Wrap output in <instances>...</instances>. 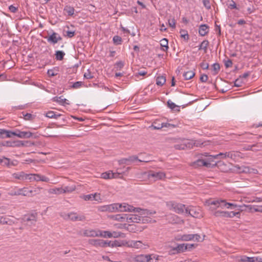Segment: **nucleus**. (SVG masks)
<instances>
[{
    "mask_svg": "<svg viewBox=\"0 0 262 262\" xmlns=\"http://www.w3.org/2000/svg\"><path fill=\"white\" fill-rule=\"evenodd\" d=\"M84 77L86 79H90L94 78L93 74L91 72L90 70H87L86 72L84 74Z\"/></svg>",
    "mask_w": 262,
    "mask_h": 262,
    "instance_id": "53",
    "label": "nucleus"
},
{
    "mask_svg": "<svg viewBox=\"0 0 262 262\" xmlns=\"http://www.w3.org/2000/svg\"><path fill=\"white\" fill-rule=\"evenodd\" d=\"M209 26L206 24H203L200 26L199 29V33L201 36H204L209 32Z\"/></svg>",
    "mask_w": 262,
    "mask_h": 262,
    "instance_id": "21",
    "label": "nucleus"
},
{
    "mask_svg": "<svg viewBox=\"0 0 262 262\" xmlns=\"http://www.w3.org/2000/svg\"><path fill=\"white\" fill-rule=\"evenodd\" d=\"M1 164L3 166H9L10 164V159L4 157H2V160H1Z\"/></svg>",
    "mask_w": 262,
    "mask_h": 262,
    "instance_id": "50",
    "label": "nucleus"
},
{
    "mask_svg": "<svg viewBox=\"0 0 262 262\" xmlns=\"http://www.w3.org/2000/svg\"><path fill=\"white\" fill-rule=\"evenodd\" d=\"M97 196L96 193L93 194H87V195H84L82 198L84 199L85 201H94V200H97L96 199V197Z\"/></svg>",
    "mask_w": 262,
    "mask_h": 262,
    "instance_id": "37",
    "label": "nucleus"
},
{
    "mask_svg": "<svg viewBox=\"0 0 262 262\" xmlns=\"http://www.w3.org/2000/svg\"><path fill=\"white\" fill-rule=\"evenodd\" d=\"M147 214H143L142 212H139V213L141 215V223H148L149 222H151V219L148 217V215L155 214L156 212H151L149 210H147Z\"/></svg>",
    "mask_w": 262,
    "mask_h": 262,
    "instance_id": "18",
    "label": "nucleus"
},
{
    "mask_svg": "<svg viewBox=\"0 0 262 262\" xmlns=\"http://www.w3.org/2000/svg\"><path fill=\"white\" fill-rule=\"evenodd\" d=\"M152 254H140L134 257V261L136 262H157L159 260L158 256L154 258Z\"/></svg>",
    "mask_w": 262,
    "mask_h": 262,
    "instance_id": "7",
    "label": "nucleus"
},
{
    "mask_svg": "<svg viewBox=\"0 0 262 262\" xmlns=\"http://www.w3.org/2000/svg\"><path fill=\"white\" fill-rule=\"evenodd\" d=\"M212 67L213 71V74L214 75L217 74L220 70V64L218 63H215L212 64Z\"/></svg>",
    "mask_w": 262,
    "mask_h": 262,
    "instance_id": "42",
    "label": "nucleus"
},
{
    "mask_svg": "<svg viewBox=\"0 0 262 262\" xmlns=\"http://www.w3.org/2000/svg\"><path fill=\"white\" fill-rule=\"evenodd\" d=\"M257 144H253V145H248L245 148V149L246 150L256 151V150H258V149H254L253 148L254 147H257Z\"/></svg>",
    "mask_w": 262,
    "mask_h": 262,
    "instance_id": "60",
    "label": "nucleus"
},
{
    "mask_svg": "<svg viewBox=\"0 0 262 262\" xmlns=\"http://www.w3.org/2000/svg\"><path fill=\"white\" fill-rule=\"evenodd\" d=\"M123 244L122 242L118 241H115L112 242V244L111 245V247H121Z\"/></svg>",
    "mask_w": 262,
    "mask_h": 262,
    "instance_id": "57",
    "label": "nucleus"
},
{
    "mask_svg": "<svg viewBox=\"0 0 262 262\" xmlns=\"http://www.w3.org/2000/svg\"><path fill=\"white\" fill-rule=\"evenodd\" d=\"M195 75V73L193 71H188L183 74V76L185 80H189L193 78Z\"/></svg>",
    "mask_w": 262,
    "mask_h": 262,
    "instance_id": "34",
    "label": "nucleus"
},
{
    "mask_svg": "<svg viewBox=\"0 0 262 262\" xmlns=\"http://www.w3.org/2000/svg\"><path fill=\"white\" fill-rule=\"evenodd\" d=\"M186 215H189L195 218L202 217L201 209L193 206L187 207V209H186Z\"/></svg>",
    "mask_w": 262,
    "mask_h": 262,
    "instance_id": "8",
    "label": "nucleus"
},
{
    "mask_svg": "<svg viewBox=\"0 0 262 262\" xmlns=\"http://www.w3.org/2000/svg\"><path fill=\"white\" fill-rule=\"evenodd\" d=\"M1 134L2 138L6 137V138H11L12 136H14L15 133L14 132L7 130L5 129H1Z\"/></svg>",
    "mask_w": 262,
    "mask_h": 262,
    "instance_id": "27",
    "label": "nucleus"
},
{
    "mask_svg": "<svg viewBox=\"0 0 262 262\" xmlns=\"http://www.w3.org/2000/svg\"><path fill=\"white\" fill-rule=\"evenodd\" d=\"M208 200H206L205 203V205L208 207V210L210 213L217 217H226V211L217 210L218 208H221V206H217L215 205H210L208 203Z\"/></svg>",
    "mask_w": 262,
    "mask_h": 262,
    "instance_id": "6",
    "label": "nucleus"
},
{
    "mask_svg": "<svg viewBox=\"0 0 262 262\" xmlns=\"http://www.w3.org/2000/svg\"><path fill=\"white\" fill-rule=\"evenodd\" d=\"M65 55V53L62 51H56L55 54V58L57 60H62Z\"/></svg>",
    "mask_w": 262,
    "mask_h": 262,
    "instance_id": "33",
    "label": "nucleus"
},
{
    "mask_svg": "<svg viewBox=\"0 0 262 262\" xmlns=\"http://www.w3.org/2000/svg\"><path fill=\"white\" fill-rule=\"evenodd\" d=\"M75 190V186H66L64 188L62 187V193H67V192H71Z\"/></svg>",
    "mask_w": 262,
    "mask_h": 262,
    "instance_id": "48",
    "label": "nucleus"
},
{
    "mask_svg": "<svg viewBox=\"0 0 262 262\" xmlns=\"http://www.w3.org/2000/svg\"><path fill=\"white\" fill-rule=\"evenodd\" d=\"M240 152L235 151H230L225 152H220L217 155L213 156H211L210 159H225L230 158L232 160H235L237 158L239 157Z\"/></svg>",
    "mask_w": 262,
    "mask_h": 262,
    "instance_id": "5",
    "label": "nucleus"
},
{
    "mask_svg": "<svg viewBox=\"0 0 262 262\" xmlns=\"http://www.w3.org/2000/svg\"><path fill=\"white\" fill-rule=\"evenodd\" d=\"M203 161L204 159H199L196 161L194 162L193 165L194 167H196L198 166H202L203 165Z\"/></svg>",
    "mask_w": 262,
    "mask_h": 262,
    "instance_id": "55",
    "label": "nucleus"
},
{
    "mask_svg": "<svg viewBox=\"0 0 262 262\" xmlns=\"http://www.w3.org/2000/svg\"><path fill=\"white\" fill-rule=\"evenodd\" d=\"M122 234V233H121V232L116 231H113V232H111L112 237L114 238H117L120 237L121 236Z\"/></svg>",
    "mask_w": 262,
    "mask_h": 262,
    "instance_id": "63",
    "label": "nucleus"
},
{
    "mask_svg": "<svg viewBox=\"0 0 262 262\" xmlns=\"http://www.w3.org/2000/svg\"><path fill=\"white\" fill-rule=\"evenodd\" d=\"M125 245L128 247L136 249L143 248V246H145V244L140 241H130L126 242Z\"/></svg>",
    "mask_w": 262,
    "mask_h": 262,
    "instance_id": "14",
    "label": "nucleus"
},
{
    "mask_svg": "<svg viewBox=\"0 0 262 262\" xmlns=\"http://www.w3.org/2000/svg\"><path fill=\"white\" fill-rule=\"evenodd\" d=\"M168 40L166 38H163L160 41V45L162 47L163 51H167L168 49Z\"/></svg>",
    "mask_w": 262,
    "mask_h": 262,
    "instance_id": "36",
    "label": "nucleus"
},
{
    "mask_svg": "<svg viewBox=\"0 0 262 262\" xmlns=\"http://www.w3.org/2000/svg\"><path fill=\"white\" fill-rule=\"evenodd\" d=\"M75 32L74 31L67 30L66 31V36L69 38H72L75 35Z\"/></svg>",
    "mask_w": 262,
    "mask_h": 262,
    "instance_id": "61",
    "label": "nucleus"
},
{
    "mask_svg": "<svg viewBox=\"0 0 262 262\" xmlns=\"http://www.w3.org/2000/svg\"><path fill=\"white\" fill-rule=\"evenodd\" d=\"M181 37L185 40L187 41L189 39V35L187 31L185 30H181L180 31Z\"/></svg>",
    "mask_w": 262,
    "mask_h": 262,
    "instance_id": "45",
    "label": "nucleus"
},
{
    "mask_svg": "<svg viewBox=\"0 0 262 262\" xmlns=\"http://www.w3.org/2000/svg\"><path fill=\"white\" fill-rule=\"evenodd\" d=\"M169 25L172 28H176V20L174 18L169 19L168 20Z\"/></svg>",
    "mask_w": 262,
    "mask_h": 262,
    "instance_id": "64",
    "label": "nucleus"
},
{
    "mask_svg": "<svg viewBox=\"0 0 262 262\" xmlns=\"http://www.w3.org/2000/svg\"><path fill=\"white\" fill-rule=\"evenodd\" d=\"M101 211L115 212L114 203L108 205H105L100 208Z\"/></svg>",
    "mask_w": 262,
    "mask_h": 262,
    "instance_id": "25",
    "label": "nucleus"
},
{
    "mask_svg": "<svg viewBox=\"0 0 262 262\" xmlns=\"http://www.w3.org/2000/svg\"><path fill=\"white\" fill-rule=\"evenodd\" d=\"M166 82V78L163 76H159L156 79V84L159 86H162Z\"/></svg>",
    "mask_w": 262,
    "mask_h": 262,
    "instance_id": "31",
    "label": "nucleus"
},
{
    "mask_svg": "<svg viewBox=\"0 0 262 262\" xmlns=\"http://www.w3.org/2000/svg\"><path fill=\"white\" fill-rule=\"evenodd\" d=\"M37 214L36 213H31L24 215L22 219V222L26 223L27 226L35 225L37 221Z\"/></svg>",
    "mask_w": 262,
    "mask_h": 262,
    "instance_id": "10",
    "label": "nucleus"
},
{
    "mask_svg": "<svg viewBox=\"0 0 262 262\" xmlns=\"http://www.w3.org/2000/svg\"><path fill=\"white\" fill-rule=\"evenodd\" d=\"M114 219L116 221H118L120 222H124L127 221V219H128V216L126 214H117L114 216Z\"/></svg>",
    "mask_w": 262,
    "mask_h": 262,
    "instance_id": "32",
    "label": "nucleus"
},
{
    "mask_svg": "<svg viewBox=\"0 0 262 262\" xmlns=\"http://www.w3.org/2000/svg\"><path fill=\"white\" fill-rule=\"evenodd\" d=\"M151 127L155 129H160L163 127L162 123L161 124L158 123V121H156L152 124Z\"/></svg>",
    "mask_w": 262,
    "mask_h": 262,
    "instance_id": "51",
    "label": "nucleus"
},
{
    "mask_svg": "<svg viewBox=\"0 0 262 262\" xmlns=\"http://www.w3.org/2000/svg\"><path fill=\"white\" fill-rule=\"evenodd\" d=\"M193 235L192 234H184L181 236L180 239L184 241H192L193 240Z\"/></svg>",
    "mask_w": 262,
    "mask_h": 262,
    "instance_id": "41",
    "label": "nucleus"
},
{
    "mask_svg": "<svg viewBox=\"0 0 262 262\" xmlns=\"http://www.w3.org/2000/svg\"><path fill=\"white\" fill-rule=\"evenodd\" d=\"M62 191V187L60 188H53L49 189L48 192L51 194H61Z\"/></svg>",
    "mask_w": 262,
    "mask_h": 262,
    "instance_id": "35",
    "label": "nucleus"
},
{
    "mask_svg": "<svg viewBox=\"0 0 262 262\" xmlns=\"http://www.w3.org/2000/svg\"><path fill=\"white\" fill-rule=\"evenodd\" d=\"M247 262H262V258L258 257H248Z\"/></svg>",
    "mask_w": 262,
    "mask_h": 262,
    "instance_id": "44",
    "label": "nucleus"
},
{
    "mask_svg": "<svg viewBox=\"0 0 262 262\" xmlns=\"http://www.w3.org/2000/svg\"><path fill=\"white\" fill-rule=\"evenodd\" d=\"M225 66L226 68L231 67L232 66V61L231 59H228L224 61Z\"/></svg>",
    "mask_w": 262,
    "mask_h": 262,
    "instance_id": "62",
    "label": "nucleus"
},
{
    "mask_svg": "<svg viewBox=\"0 0 262 262\" xmlns=\"http://www.w3.org/2000/svg\"><path fill=\"white\" fill-rule=\"evenodd\" d=\"M211 156H209L207 160H204L203 166L206 167H211L212 166V164L211 163L210 161H212L213 159H210Z\"/></svg>",
    "mask_w": 262,
    "mask_h": 262,
    "instance_id": "47",
    "label": "nucleus"
},
{
    "mask_svg": "<svg viewBox=\"0 0 262 262\" xmlns=\"http://www.w3.org/2000/svg\"><path fill=\"white\" fill-rule=\"evenodd\" d=\"M99 230L85 229L83 231V235L86 237H98Z\"/></svg>",
    "mask_w": 262,
    "mask_h": 262,
    "instance_id": "16",
    "label": "nucleus"
},
{
    "mask_svg": "<svg viewBox=\"0 0 262 262\" xmlns=\"http://www.w3.org/2000/svg\"><path fill=\"white\" fill-rule=\"evenodd\" d=\"M14 223V222L10 220V219L2 216L0 217V224H3V225H12Z\"/></svg>",
    "mask_w": 262,
    "mask_h": 262,
    "instance_id": "29",
    "label": "nucleus"
},
{
    "mask_svg": "<svg viewBox=\"0 0 262 262\" xmlns=\"http://www.w3.org/2000/svg\"><path fill=\"white\" fill-rule=\"evenodd\" d=\"M208 203L210 205H215L218 207L221 206V209L225 208L227 209H234L236 208H241V206H238L236 204L228 203L225 200L216 199V200H208Z\"/></svg>",
    "mask_w": 262,
    "mask_h": 262,
    "instance_id": "2",
    "label": "nucleus"
},
{
    "mask_svg": "<svg viewBox=\"0 0 262 262\" xmlns=\"http://www.w3.org/2000/svg\"><path fill=\"white\" fill-rule=\"evenodd\" d=\"M166 205L169 210H172L178 214L186 215L187 207L185 205L174 201H169L167 202Z\"/></svg>",
    "mask_w": 262,
    "mask_h": 262,
    "instance_id": "3",
    "label": "nucleus"
},
{
    "mask_svg": "<svg viewBox=\"0 0 262 262\" xmlns=\"http://www.w3.org/2000/svg\"><path fill=\"white\" fill-rule=\"evenodd\" d=\"M33 190L30 189L28 188L24 187L21 189L18 190L17 192H15V194L23 195L24 196H32L34 194L33 193Z\"/></svg>",
    "mask_w": 262,
    "mask_h": 262,
    "instance_id": "17",
    "label": "nucleus"
},
{
    "mask_svg": "<svg viewBox=\"0 0 262 262\" xmlns=\"http://www.w3.org/2000/svg\"><path fill=\"white\" fill-rule=\"evenodd\" d=\"M148 177L154 178L155 181H157L159 180H162L165 177V174L163 172L159 171V172H154V171H150L148 174Z\"/></svg>",
    "mask_w": 262,
    "mask_h": 262,
    "instance_id": "15",
    "label": "nucleus"
},
{
    "mask_svg": "<svg viewBox=\"0 0 262 262\" xmlns=\"http://www.w3.org/2000/svg\"><path fill=\"white\" fill-rule=\"evenodd\" d=\"M89 243L96 247H103V246H104L103 240L100 239H89Z\"/></svg>",
    "mask_w": 262,
    "mask_h": 262,
    "instance_id": "20",
    "label": "nucleus"
},
{
    "mask_svg": "<svg viewBox=\"0 0 262 262\" xmlns=\"http://www.w3.org/2000/svg\"><path fill=\"white\" fill-rule=\"evenodd\" d=\"M193 146L192 142L188 139L181 140L179 143L174 145V148L178 150H184L187 148H191Z\"/></svg>",
    "mask_w": 262,
    "mask_h": 262,
    "instance_id": "9",
    "label": "nucleus"
},
{
    "mask_svg": "<svg viewBox=\"0 0 262 262\" xmlns=\"http://www.w3.org/2000/svg\"><path fill=\"white\" fill-rule=\"evenodd\" d=\"M124 62H122V61H119L118 62H117L116 64H115V66H116V68L117 69V70H121L123 67H124Z\"/></svg>",
    "mask_w": 262,
    "mask_h": 262,
    "instance_id": "59",
    "label": "nucleus"
},
{
    "mask_svg": "<svg viewBox=\"0 0 262 262\" xmlns=\"http://www.w3.org/2000/svg\"><path fill=\"white\" fill-rule=\"evenodd\" d=\"M14 136H17L19 138L28 139L33 137V134L30 132L20 131L19 130H16L14 131Z\"/></svg>",
    "mask_w": 262,
    "mask_h": 262,
    "instance_id": "13",
    "label": "nucleus"
},
{
    "mask_svg": "<svg viewBox=\"0 0 262 262\" xmlns=\"http://www.w3.org/2000/svg\"><path fill=\"white\" fill-rule=\"evenodd\" d=\"M26 180H29L30 182L35 181V174H26Z\"/></svg>",
    "mask_w": 262,
    "mask_h": 262,
    "instance_id": "58",
    "label": "nucleus"
},
{
    "mask_svg": "<svg viewBox=\"0 0 262 262\" xmlns=\"http://www.w3.org/2000/svg\"><path fill=\"white\" fill-rule=\"evenodd\" d=\"M52 100L53 101L56 102L62 105L69 104L68 100L66 99V98H63L62 96L54 97V98H53Z\"/></svg>",
    "mask_w": 262,
    "mask_h": 262,
    "instance_id": "23",
    "label": "nucleus"
},
{
    "mask_svg": "<svg viewBox=\"0 0 262 262\" xmlns=\"http://www.w3.org/2000/svg\"><path fill=\"white\" fill-rule=\"evenodd\" d=\"M119 174V173H113L110 171L102 173L101 174V178L104 179L116 178Z\"/></svg>",
    "mask_w": 262,
    "mask_h": 262,
    "instance_id": "22",
    "label": "nucleus"
},
{
    "mask_svg": "<svg viewBox=\"0 0 262 262\" xmlns=\"http://www.w3.org/2000/svg\"><path fill=\"white\" fill-rule=\"evenodd\" d=\"M21 114L23 116V118L26 120L32 121L34 119L35 116L30 113H25L22 112Z\"/></svg>",
    "mask_w": 262,
    "mask_h": 262,
    "instance_id": "40",
    "label": "nucleus"
},
{
    "mask_svg": "<svg viewBox=\"0 0 262 262\" xmlns=\"http://www.w3.org/2000/svg\"><path fill=\"white\" fill-rule=\"evenodd\" d=\"M13 177L15 179L20 180H26V173H25L23 171L14 173L13 174Z\"/></svg>",
    "mask_w": 262,
    "mask_h": 262,
    "instance_id": "28",
    "label": "nucleus"
},
{
    "mask_svg": "<svg viewBox=\"0 0 262 262\" xmlns=\"http://www.w3.org/2000/svg\"><path fill=\"white\" fill-rule=\"evenodd\" d=\"M113 41L115 45H119L122 43V39L119 36L115 35L113 37Z\"/></svg>",
    "mask_w": 262,
    "mask_h": 262,
    "instance_id": "43",
    "label": "nucleus"
},
{
    "mask_svg": "<svg viewBox=\"0 0 262 262\" xmlns=\"http://www.w3.org/2000/svg\"><path fill=\"white\" fill-rule=\"evenodd\" d=\"M114 208L115 212H141L143 214H147L148 212L147 209H143L139 207H134L133 206L126 203H114Z\"/></svg>",
    "mask_w": 262,
    "mask_h": 262,
    "instance_id": "1",
    "label": "nucleus"
},
{
    "mask_svg": "<svg viewBox=\"0 0 262 262\" xmlns=\"http://www.w3.org/2000/svg\"><path fill=\"white\" fill-rule=\"evenodd\" d=\"M64 11H66L69 16H72L75 11L73 7L70 6H66L64 8Z\"/></svg>",
    "mask_w": 262,
    "mask_h": 262,
    "instance_id": "38",
    "label": "nucleus"
},
{
    "mask_svg": "<svg viewBox=\"0 0 262 262\" xmlns=\"http://www.w3.org/2000/svg\"><path fill=\"white\" fill-rule=\"evenodd\" d=\"M203 3L204 6L207 10H209L211 9V5L209 0H203Z\"/></svg>",
    "mask_w": 262,
    "mask_h": 262,
    "instance_id": "56",
    "label": "nucleus"
},
{
    "mask_svg": "<svg viewBox=\"0 0 262 262\" xmlns=\"http://www.w3.org/2000/svg\"><path fill=\"white\" fill-rule=\"evenodd\" d=\"M209 45V41L207 40H203L199 46V50H204L206 52L207 51V47Z\"/></svg>",
    "mask_w": 262,
    "mask_h": 262,
    "instance_id": "39",
    "label": "nucleus"
},
{
    "mask_svg": "<svg viewBox=\"0 0 262 262\" xmlns=\"http://www.w3.org/2000/svg\"><path fill=\"white\" fill-rule=\"evenodd\" d=\"M62 116L60 114H58L54 111H48L46 114V116L49 118L57 119Z\"/></svg>",
    "mask_w": 262,
    "mask_h": 262,
    "instance_id": "26",
    "label": "nucleus"
},
{
    "mask_svg": "<svg viewBox=\"0 0 262 262\" xmlns=\"http://www.w3.org/2000/svg\"><path fill=\"white\" fill-rule=\"evenodd\" d=\"M99 236L103 237H108L111 238L112 237V234L111 232L109 231H102L100 230H99Z\"/></svg>",
    "mask_w": 262,
    "mask_h": 262,
    "instance_id": "30",
    "label": "nucleus"
},
{
    "mask_svg": "<svg viewBox=\"0 0 262 262\" xmlns=\"http://www.w3.org/2000/svg\"><path fill=\"white\" fill-rule=\"evenodd\" d=\"M126 159H127V163H129V164H130L134 162L135 161H138V158L136 156H130Z\"/></svg>",
    "mask_w": 262,
    "mask_h": 262,
    "instance_id": "54",
    "label": "nucleus"
},
{
    "mask_svg": "<svg viewBox=\"0 0 262 262\" xmlns=\"http://www.w3.org/2000/svg\"><path fill=\"white\" fill-rule=\"evenodd\" d=\"M141 215H139L137 214H132L128 216V219H127V222L128 223H141Z\"/></svg>",
    "mask_w": 262,
    "mask_h": 262,
    "instance_id": "19",
    "label": "nucleus"
},
{
    "mask_svg": "<svg viewBox=\"0 0 262 262\" xmlns=\"http://www.w3.org/2000/svg\"><path fill=\"white\" fill-rule=\"evenodd\" d=\"M171 249L169 250L168 253L169 255H175L187 250V246L185 244H178L176 247H170Z\"/></svg>",
    "mask_w": 262,
    "mask_h": 262,
    "instance_id": "11",
    "label": "nucleus"
},
{
    "mask_svg": "<svg viewBox=\"0 0 262 262\" xmlns=\"http://www.w3.org/2000/svg\"><path fill=\"white\" fill-rule=\"evenodd\" d=\"M83 83L82 81H77L70 86V88L74 89H79L83 85Z\"/></svg>",
    "mask_w": 262,
    "mask_h": 262,
    "instance_id": "49",
    "label": "nucleus"
},
{
    "mask_svg": "<svg viewBox=\"0 0 262 262\" xmlns=\"http://www.w3.org/2000/svg\"><path fill=\"white\" fill-rule=\"evenodd\" d=\"M239 215H240V212L239 211H238V212L226 211V218H228V217L231 218V217H233L234 216Z\"/></svg>",
    "mask_w": 262,
    "mask_h": 262,
    "instance_id": "46",
    "label": "nucleus"
},
{
    "mask_svg": "<svg viewBox=\"0 0 262 262\" xmlns=\"http://www.w3.org/2000/svg\"><path fill=\"white\" fill-rule=\"evenodd\" d=\"M60 216L65 220H71L73 222L82 221L85 220V216L83 215L79 214L74 212H61Z\"/></svg>",
    "mask_w": 262,
    "mask_h": 262,
    "instance_id": "4",
    "label": "nucleus"
},
{
    "mask_svg": "<svg viewBox=\"0 0 262 262\" xmlns=\"http://www.w3.org/2000/svg\"><path fill=\"white\" fill-rule=\"evenodd\" d=\"M227 5L228 8L230 9H238L235 2L233 0L230 1V3L227 4Z\"/></svg>",
    "mask_w": 262,
    "mask_h": 262,
    "instance_id": "52",
    "label": "nucleus"
},
{
    "mask_svg": "<svg viewBox=\"0 0 262 262\" xmlns=\"http://www.w3.org/2000/svg\"><path fill=\"white\" fill-rule=\"evenodd\" d=\"M240 172H245V173H251L253 172L254 173H257L258 171L257 169L250 168L249 167L246 166H242L241 167H238Z\"/></svg>",
    "mask_w": 262,
    "mask_h": 262,
    "instance_id": "24",
    "label": "nucleus"
},
{
    "mask_svg": "<svg viewBox=\"0 0 262 262\" xmlns=\"http://www.w3.org/2000/svg\"><path fill=\"white\" fill-rule=\"evenodd\" d=\"M47 41L51 44L55 45L62 40L61 36L56 32H53L49 37H46Z\"/></svg>",
    "mask_w": 262,
    "mask_h": 262,
    "instance_id": "12",
    "label": "nucleus"
}]
</instances>
